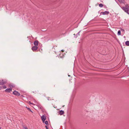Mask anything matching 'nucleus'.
Segmentation results:
<instances>
[{"label":"nucleus","instance_id":"17","mask_svg":"<svg viewBox=\"0 0 129 129\" xmlns=\"http://www.w3.org/2000/svg\"><path fill=\"white\" fill-rule=\"evenodd\" d=\"M45 123L46 125H48V122L47 121H46L45 122Z\"/></svg>","mask_w":129,"mask_h":129},{"label":"nucleus","instance_id":"22","mask_svg":"<svg viewBox=\"0 0 129 129\" xmlns=\"http://www.w3.org/2000/svg\"><path fill=\"white\" fill-rule=\"evenodd\" d=\"M46 128V129H49L47 126V125H46L45 126Z\"/></svg>","mask_w":129,"mask_h":129},{"label":"nucleus","instance_id":"15","mask_svg":"<svg viewBox=\"0 0 129 129\" xmlns=\"http://www.w3.org/2000/svg\"><path fill=\"white\" fill-rule=\"evenodd\" d=\"M99 6L101 7H102L103 6V5L102 4H100L99 5Z\"/></svg>","mask_w":129,"mask_h":129},{"label":"nucleus","instance_id":"25","mask_svg":"<svg viewBox=\"0 0 129 129\" xmlns=\"http://www.w3.org/2000/svg\"><path fill=\"white\" fill-rule=\"evenodd\" d=\"M121 30H122L123 31H124V29H121Z\"/></svg>","mask_w":129,"mask_h":129},{"label":"nucleus","instance_id":"12","mask_svg":"<svg viewBox=\"0 0 129 129\" xmlns=\"http://www.w3.org/2000/svg\"><path fill=\"white\" fill-rule=\"evenodd\" d=\"M125 44L127 46H129V41H127L125 42Z\"/></svg>","mask_w":129,"mask_h":129},{"label":"nucleus","instance_id":"14","mask_svg":"<svg viewBox=\"0 0 129 129\" xmlns=\"http://www.w3.org/2000/svg\"><path fill=\"white\" fill-rule=\"evenodd\" d=\"M118 35H121V31L120 30H119L118 32Z\"/></svg>","mask_w":129,"mask_h":129},{"label":"nucleus","instance_id":"4","mask_svg":"<svg viewBox=\"0 0 129 129\" xmlns=\"http://www.w3.org/2000/svg\"><path fill=\"white\" fill-rule=\"evenodd\" d=\"M38 48V47L37 46H34L32 47L31 49L33 51H34L37 50Z\"/></svg>","mask_w":129,"mask_h":129},{"label":"nucleus","instance_id":"24","mask_svg":"<svg viewBox=\"0 0 129 129\" xmlns=\"http://www.w3.org/2000/svg\"><path fill=\"white\" fill-rule=\"evenodd\" d=\"M42 120V121H43V123H44V122L45 121V120Z\"/></svg>","mask_w":129,"mask_h":129},{"label":"nucleus","instance_id":"11","mask_svg":"<svg viewBox=\"0 0 129 129\" xmlns=\"http://www.w3.org/2000/svg\"><path fill=\"white\" fill-rule=\"evenodd\" d=\"M119 2L121 3H124L125 1L124 0H118Z\"/></svg>","mask_w":129,"mask_h":129},{"label":"nucleus","instance_id":"8","mask_svg":"<svg viewBox=\"0 0 129 129\" xmlns=\"http://www.w3.org/2000/svg\"><path fill=\"white\" fill-rule=\"evenodd\" d=\"M41 118L42 120H45L46 119V117L44 115H43V116H41Z\"/></svg>","mask_w":129,"mask_h":129},{"label":"nucleus","instance_id":"7","mask_svg":"<svg viewBox=\"0 0 129 129\" xmlns=\"http://www.w3.org/2000/svg\"><path fill=\"white\" fill-rule=\"evenodd\" d=\"M34 44L35 46H37L38 45V41L37 40L35 41L34 42Z\"/></svg>","mask_w":129,"mask_h":129},{"label":"nucleus","instance_id":"3","mask_svg":"<svg viewBox=\"0 0 129 129\" xmlns=\"http://www.w3.org/2000/svg\"><path fill=\"white\" fill-rule=\"evenodd\" d=\"M122 9L125 11V12H126L129 15V10H128V9H126L124 7H123L122 8Z\"/></svg>","mask_w":129,"mask_h":129},{"label":"nucleus","instance_id":"13","mask_svg":"<svg viewBox=\"0 0 129 129\" xmlns=\"http://www.w3.org/2000/svg\"><path fill=\"white\" fill-rule=\"evenodd\" d=\"M9 86L10 87L12 88L14 87H15L14 85L12 84H10L9 85Z\"/></svg>","mask_w":129,"mask_h":129},{"label":"nucleus","instance_id":"5","mask_svg":"<svg viewBox=\"0 0 129 129\" xmlns=\"http://www.w3.org/2000/svg\"><path fill=\"white\" fill-rule=\"evenodd\" d=\"M12 89L11 88H10L6 89L5 90V91L7 92H10L12 91Z\"/></svg>","mask_w":129,"mask_h":129},{"label":"nucleus","instance_id":"1","mask_svg":"<svg viewBox=\"0 0 129 129\" xmlns=\"http://www.w3.org/2000/svg\"><path fill=\"white\" fill-rule=\"evenodd\" d=\"M7 82V80L6 79H2L0 80V85H2L5 84Z\"/></svg>","mask_w":129,"mask_h":129},{"label":"nucleus","instance_id":"23","mask_svg":"<svg viewBox=\"0 0 129 129\" xmlns=\"http://www.w3.org/2000/svg\"><path fill=\"white\" fill-rule=\"evenodd\" d=\"M80 31L79 32H78V33L77 34V35H79V33H80Z\"/></svg>","mask_w":129,"mask_h":129},{"label":"nucleus","instance_id":"19","mask_svg":"<svg viewBox=\"0 0 129 129\" xmlns=\"http://www.w3.org/2000/svg\"><path fill=\"white\" fill-rule=\"evenodd\" d=\"M47 99H48V100H51V99L50 98V97H49L47 98Z\"/></svg>","mask_w":129,"mask_h":129},{"label":"nucleus","instance_id":"16","mask_svg":"<svg viewBox=\"0 0 129 129\" xmlns=\"http://www.w3.org/2000/svg\"><path fill=\"white\" fill-rule=\"evenodd\" d=\"M26 108H27L28 110L31 112L33 113V111H31V110L30 109L28 108H27V107H26Z\"/></svg>","mask_w":129,"mask_h":129},{"label":"nucleus","instance_id":"20","mask_svg":"<svg viewBox=\"0 0 129 129\" xmlns=\"http://www.w3.org/2000/svg\"><path fill=\"white\" fill-rule=\"evenodd\" d=\"M28 103L29 104H33V103H31L30 101H29L28 102Z\"/></svg>","mask_w":129,"mask_h":129},{"label":"nucleus","instance_id":"26","mask_svg":"<svg viewBox=\"0 0 129 129\" xmlns=\"http://www.w3.org/2000/svg\"><path fill=\"white\" fill-rule=\"evenodd\" d=\"M1 86H0V90H1Z\"/></svg>","mask_w":129,"mask_h":129},{"label":"nucleus","instance_id":"2","mask_svg":"<svg viewBox=\"0 0 129 129\" xmlns=\"http://www.w3.org/2000/svg\"><path fill=\"white\" fill-rule=\"evenodd\" d=\"M14 95L17 96H19L20 95V93L16 91H14L13 93Z\"/></svg>","mask_w":129,"mask_h":129},{"label":"nucleus","instance_id":"28","mask_svg":"<svg viewBox=\"0 0 129 129\" xmlns=\"http://www.w3.org/2000/svg\"><path fill=\"white\" fill-rule=\"evenodd\" d=\"M62 51H63V50H61Z\"/></svg>","mask_w":129,"mask_h":129},{"label":"nucleus","instance_id":"9","mask_svg":"<svg viewBox=\"0 0 129 129\" xmlns=\"http://www.w3.org/2000/svg\"><path fill=\"white\" fill-rule=\"evenodd\" d=\"M64 113V111L62 110L60 111L59 113V114L60 115H63Z\"/></svg>","mask_w":129,"mask_h":129},{"label":"nucleus","instance_id":"21","mask_svg":"<svg viewBox=\"0 0 129 129\" xmlns=\"http://www.w3.org/2000/svg\"><path fill=\"white\" fill-rule=\"evenodd\" d=\"M6 88H7V87L6 86H3V88L4 89H6Z\"/></svg>","mask_w":129,"mask_h":129},{"label":"nucleus","instance_id":"6","mask_svg":"<svg viewBox=\"0 0 129 129\" xmlns=\"http://www.w3.org/2000/svg\"><path fill=\"white\" fill-rule=\"evenodd\" d=\"M109 13V12L107 11H105L104 12H101V13L100 14H102L103 15H106V14H108Z\"/></svg>","mask_w":129,"mask_h":129},{"label":"nucleus","instance_id":"10","mask_svg":"<svg viewBox=\"0 0 129 129\" xmlns=\"http://www.w3.org/2000/svg\"><path fill=\"white\" fill-rule=\"evenodd\" d=\"M124 8H125L126 9H128V10H129V5L128 4L126 5L125 6V7H124Z\"/></svg>","mask_w":129,"mask_h":129},{"label":"nucleus","instance_id":"27","mask_svg":"<svg viewBox=\"0 0 129 129\" xmlns=\"http://www.w3.org/2000/svg\"><path fill=\"white\" fill-rule=\"evenodd\" d=\"M1 127H0V129H1Z\"/></svg>","mask_w":129,"mask_h":129},{"label":"nucleus","instance_id":"18","mask_svg":"<svg viewBox=\"0 0 129 129\" xmlns=\"http://www.w3.org/2000/svg\"><path fill=\"white\" fill-rule=\"evenodd\" d=\"M23 128L24 129H28L26 127L23 126Z\"/></svg>","mask_w":129,"mask_h":129}]
</instances>
